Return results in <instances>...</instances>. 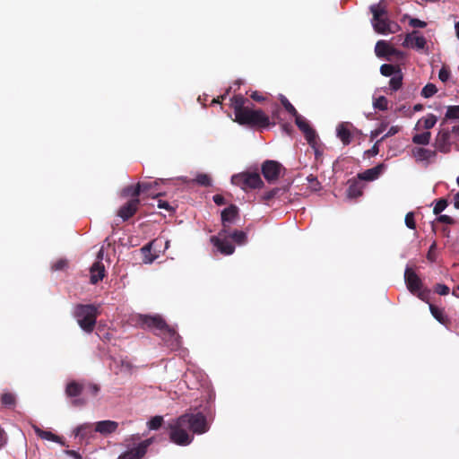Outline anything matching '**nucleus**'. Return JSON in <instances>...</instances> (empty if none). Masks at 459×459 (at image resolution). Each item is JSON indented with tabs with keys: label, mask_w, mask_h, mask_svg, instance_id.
<instances>
[{
	"label": "nucleus",
	"mask_w": 459,
	"mask_h": 459,
	"mask_svg": "<svg viewBox=\"0 0 459 459\" xmlns=\"http://www.w3.org/2000/svg\"><path fill=\"white\" fill-rule=\"evenodd\" d=\"M459 125L455 126L452 129L442 127L439 129L435 137L434 146L442 153H449L452 146L455 145L459 149Z\"/></svg>",
	"instance_id": "nucleus-5"
},
{
	"label": "nucleus",
	"mask_w": 459,
	"mask_h": 459,
	"mask_svg": "<svg viewBox=\"0 0 459 459\" xmlns=\"http://www.w3.org/2000/svg\"><path fill=\"white\" fill-rule=\"evenodd\" d=\"M1 401L5 406L13 405L15 403V396L11 393H4L2 395Z\"/></svg>",
	"instance_id": "nucleus-45"
},
{
	"label": "nucleus",
	"mask_w": 459,
	"mask_h": 459,
	"mask_svg": "<svg viewBox=\"0 0 459 459\" xmlns=\"http://www.w3.org/2000/svg\"><path fill=\"white\" fill-rule=\"evenodd\" d=\"M125 191L127 193V195H131L133 198H138V196L140 195H136L134 193V186H128Z\"/></svg>",
	"instance_id": "nucleus-56"
},
{
	"label": "nucleus",
	"mask_w": 459,
	"mask_h": 459,
	"mask_svg": "<svg viewBox=\"0 0 459 459\" xmlns=\"http://www.w3.org/2000/svg\"><path fill=\"white\" fill-rule=\"evenodd\" d=\"M398 70H401L399 66L391 64H384L380 66L381 74L386 77L394 75Z\"/></svg>",
	"instance_id": "nucleus-33"
},
{
	"label": "nucleus",
	"mask_w": 459,
	"mask_h": 459,
	"mask_svg": "<svg viewBox=\"0 0 459 459\" xmlns=\"http://www.w3.org/2000/svg\"><path fill=\"white\" fill-rule=\"evenodd\" d=\"M384 167V164H378L376 167L366 169L365 171L358 174V178L359 180L373 181L380 176Z\"/></svg>",
	"instance_id": "nucleus-21"
},
{
	"label": "nucleus",
	"mask_w": 459,
	"mask_h": 459,
	"mask_svg": "<svg viewBox=\"0 0 459 459\" xmlns=\"http://www.w3.org/2000/svg\"><path fill=\"white\" fill-rule=\"evenodd\" d=\"M162 416H154L147 422V426L150 430H156L162 425Z\"/></svg>",
	"instance_id": "nucleus-40"
},
{
	"label": "nucleus",
	"mask_w": 459,
	"mask_h": 459,
	"mask_svg": "<svg viewBox=\"0 0 459 459\" xmlns=\"http://www.w3.org/2000/svg\"><path fill=\"white\" fill-rule=\"evenodd\" d=\"M406 287H420V279L411 267H406L404 272Z\"/></svg>",
	"instance_id": "nucleus-27"
},
{
	"label": "nucleus",
	"mask_w": 459,
	"mask_h": 459,
	"mask_svg": "<svg viewBox=\"0 0 459 459\" xmlns=\"http://www.w3.org/2000/svg\"><path fill=\"white\" fill-rule=\"evenodd\" d=\"M437 150L429 149L423 146H415L411 149V157L417 163L422 164L424 167H428L429 164L434 163L437 157Z\"/></svg>",
	"instance_id": "nucleus-8"
},
{
	"label": "nucleus",
	"mask_w": 459,
	"mask_h": 459,
	"mask_svg": "<svg viewBox=\"0 0 459 459\" xmlns=\"http://www.w3.org/2000/svg\"><path fill=\"white\" fill-rule=\"evenodd\" d=\"M91 433L92 425L91 423H83L74 430V437L80 438L81 440L89 438L91 437Z\"/></svg>",
	"instance_id": "nucleus-28"
},
{
	"label": "nucleus",
	"mask_w": 459,
	"mask_h": 459,
	"mask_svg": "<svg viewBox=\"0 0 459 459\" xmlns=\"http://www.w3.org/2000/svg\"><path fill=\"white\" fill-rule=\"evenodd\" d=\"M448 119H459V106H448L445 117L440 124L443 126Z\"/></svg>",
	"instance_id": "nucleus-32"
},
{
	"label": "nucleus",
	"mask_w": 459,
	"mask_h": 459,
	"mask_svg": "<svg viewBox=\"0 0 459 459\" xmlns=\"http://www.w3.org/2000/svg\"><path fill=\"white\" fill-rule=\"evenodd\" d=\"M431 139V133L425 131L421 134H416L412 136L411 141L417 145H428Z\"/></svg>",
	"instance_id": "nucleus-31"
},
{
	"label": "nucleus",
	"mask_w": 459,
	"mask_h": 459,
	"mask_svg": "<svg viewBox=\"0 0 459 459\" xmlns=\"http://www.w3.org/2000/svg\"><path fill=\"white\" fill-rule=\"evenodd\" d=\"M158 207L160 209H165L169 212H174V208L169 204L167 201L159 200L158 201Z\"/></svg>",
	"instance_id": "nucleus-51"
},
{
	"label": "nucleus",
	"mask_w": 459,
	"mask_h": 459,
	"mask_svg": "<svg viewBox=\"0 0 459 459\" xmlns=\"http://www.w3.org/2000/svg\"><path fill=\"white\" fill-rule=\"evenodd\" d=\"M417 30L406 34L403 46L404 48H412L418 50L424 49L427 46V40L423 36H419Z\"/></svg>",
	"instance_id": "nucleus-15"
},
{
	"label": "nucleus",
	"mask_w": 459,
	"mask_h": 459,
	"mask_svg": "<svg viewBox=\"0 0 459 459\" xmlns=\"http://www.w3.org/2000/svg\"><path fill=\"white\" fill-rule=\"evenodd\" d=\"M405 224L406 226L411 229V230H414L416 228V222H415V220H414V213L413 212H408L406 215H405Z\"/></svg>",
	"instance_id": "nucleus-47"
},
{
	"label": "nucleus",
	"mask_w": 459,
	"mask_h": 459,
	"mask_svg": "<svg viewBox=\"0 0 459 459\" xmlns=\"http://www.w3.org/2000/svg\"><path fill=\"white\" fill-rule=\"evenodd\" d=\"M364 186L360 181L350 180L347 188V197L355 199L362 195Z\"/></svg>",
	"instance_id": "nucleus-23"
},
{
	"label": "nucleus",
	"mask_w": 459,
	"mask_h": 459,
	"mask_svg": "<svg viewBox=\"0 0 459 459\" xmlns=\"http://www.w3.org/2000/svg\"><path fill=\"white\" fill-rule=\"evenodd\" d=\"M231 183L244 191L261 188L264 182L257 172H242L231 177Z\"/></svg>",
	"instance_id": "nucleus-7"
},
{
	"label": "nucleus",
	"mask_w": 459,
	"mask_h": 459,
	"mask_svg": "<svg viewBox=\"0 0 459 459\" xmlns=\"http://www.w3.org/2000/svg\"><path fill=\"white\" fill-rule=\"evenodd\" d=\"M403 85V74L402 70H398L397 73L393 75L389 81V90L391 93L397 91Z\"/></svg>",
	"instance_id": "nucleus-30"
},
{
	"label": "nucleus",
	"mask_w": 459,
	"mask_h": 459,
	"mask_svg": "<svg viewBox=\"0 0 459 459\" xmlns=\"http://www.w3.org/2000/svg\"><path fill=\"white\" fill-rule=\"evenodd\" d=\"M33 429H34L35 433L40 438H42L44 440H48V441L56 442V443H58V444H60L62 446H65V444L63 441V439L60 437H58V436L55 435L54 433H52L51 431L42 430L39 427H36V426H34Z\"/></svg>",
	"instance_id": "nucleus-26"
},
{
	"label": "nucleus",
	"mask_w": 459,
	"mask_h": 459,
	"mask_svg": "<svg viewBox=\"0 0 459 459\" xmlns=\"http://www.w3.org/2000/svg\"><path fill=\"white\" fill-rule=\"evenodd\" d=\"M307 182L309 183V187L313 190V191H318L320 190L321 188V184L320 182L317 180V178L313 175V174H310L307 177Z\"/></svg>",
	"instance_id": "nucleus-43"
},
{
	"label": "nucleus",
	"mask_w": 459,
	"mask_h": 459,
	"mask_svg": "<svg viewBox=\"0 0 459 459\" xmlns=\"http://www.w3.org/2000/svg\"><path fill=\"white\" fill-rule=\"evenodd\" d=\"M410 290V292L413 295V296H417L418 298H420V299L426 301L427 303H429V310L432 314V316L438 321L440 322L441 324H445V317H444V315H443V311L441 309H439L438 307L433 306L428 297H429V289H408Z\"/></svg>",
	"instance_id": "nucleus-12"
},
{
	"label": "nucleus",
	"mask_w": 459,
	"mask_h": 459,
	"mask_svg": "<svg viewBox=\"0 0 459 459\" xmlns=\"http://www.w3.org/2000/svg\"><path fill=\"white\" fill-rule=\"evenodd\" d=\"M437 117L434 114H428L426 117H421L415 126V130L420 128L429 131L437 124Z\"/></svg>",
	"instance_id": "nucleus-24"
},
{
	"label": "nucleus",
	"mask_w": 459,
	"mask_h": 459,
	"mask_svg": "<svg viewBox=\"0 0 459 459\" xmlns=\"http://www.w3.org/2000/svg\"><path fill=\"white\" fill-rule=\"evenodd\" d=\"M169 332L173 334H165L161 333L159 334L164 341L165 344L171 350H177L180 347V336L177 333V332L169 327Z\"/></svg>",
	"instance_id": "nucleus-22"
},
{
	"label": "nucleus",
	"mask_w": 459,
	"mask_h": 459,
	"mask_svg": "<svg viewBox=\"0 0 459 459\" xmlns=\"http://www.w3.org/2000/svg\"><path fill=\"white\" fill-rule=\"evenodd\" d=\"M140 200L139 198H132L123 206H121L117 212V216L123 219V221H127L131 217H133L139 207Z\"/></svg>",
	"instance_id": "nucleus-18"
},
{
	"label": "nucleus",
	"mask_w": 459,
	"mask_h": 459,
	"mask_svg": "<svg viewBox=\"0 0 459 459\" xmlns=\"http://www.w3.org/2000/svg\"><path fill=\"white\" fill-rule=\"evenodd\" d=\"M284 167L278 161L266 160L262 163L261 172L268 183H273L278 180Z\"/></svg>",
	"instance_id": "nucleus-9"
},
{
	"label": "nucleus",
	"mask_w": 459,
	"mask_h": 459,
	"mask_svg": "<svg viewBox=\"0 0 459 459\" xmlns=\"http://www.w3.org/2000/svg\"><path fill=\"white\" fill-rule=\"evenodd\" d=\"M212 200L217 205H223L226 203L225 198L221 195H213Z\"/></svg>",
	"instance_id": "nucleus-55"
},
{
	"label": "nucleus",
	"mask_w": 459,
	"mask_h": 459,
	"mask_svg": "<svg viewBox=\"0 0 459 459\" xmlns=\"http://www.w3.org/2000/svg\"><path fill=\"white\" fill-rule=\"evenodd\" d=\"M437 221L439 222H442V223H446V224H454V222H455L453 218H451L448 215H439L437 218Z\"/></svg>",
	"instance_id": "nucleus-52"
},
{
	"label": "nucleus",
	"mask_w": 459,
	"mask_h": 459,
	"mask_svg": "<svg viewBox=\"0 0 459 459\" xmlns=\"http://www.w3.org/2000/svg\"><path fill=\"white\" fill-rule=\"evenodd\" d=\"M388 137H389V136H385V135H383L379 140H377V143H382L383 141H385V140L386 138H388Z\"/></svg>",
	"instance_id": "nucleus-63"
},
{
	"label": "nucleus",
	"mask_w": 459,
	"mask_h": 459,
	"mask_svg": "<svg viewBox=\"0 0 459 459\" xmlns=\"http://www.w3.org/2000/svg\"><path fill=\"white\" fill-rule=\"evenodd\" d=\"M387 123L386 122H382L377 128H376L375 130H373L370 134V139L371 140H374L376 139L378 135H380L387 127Z\"/></svg>",
	"instance_id": "nucleus-46"
},
{
	"label": "nucleus",
	"mask_w": 459,
	"mask_h": 459,
	"mask_svg": "<svg viewBox=\"0 0 459 459\" xmlns=\"http://www.w3.org/2000/svg\"><path fill=\"white\" fill-rule=\"evenodd\" d=\"M409 25L412 28H421L422 29L427 26V22L424 21H421L418 18H410Z\"/></svg>",
	"instance_id": "nucleus-48"
},
{
	"label": "nucleus",
	"mask_w": 459,
	"mask_h": 459,
	"mask_svg": "<svg viewBox=\"0 0 459 459\" xmlns=\"http://www.w3.org/2000/svg\"><path fill=\"white\" fill-rule=\"evenodd\" d=\"M401 130V126H393L389 128V130L387 131V133L385 134V136H393L394 134H396L397 133H399Z\"/></svg>",
	"instance_id": "nucleus-54"
},
{
	"label": "nucleus",
	"mask_w": 459,
	"mask_h": 459,
	"mask_svg": "<svg viewBox=\"0 0 459 459\" xmlns=\"http://www.w3.org/2000/svg\"><path fill=\"white\" fill-rule=\"evenodd\" d=\"M152 443V439L149 438L142 443L138 444L135 447H133L121 455L118 459H141L146 453L147 447Z\"/></svg>",
	"instance_id": "nucleus-14"
},
{
	"label": "nucleus",
	"mask_w": 459,
	"mask_h": 459,
	"mask_svg": "<svg viewBox=\"0 0 459 459\" xmlns=\"http://www.w3.org/2000/svg\"><path fill=\"white\" fill-rule=\"evenodd\" d=\"M373 106L379 110H386L388 108V100L385 96H380L375 100Z\"/></svg>",
	"instance_id": "nucleus-41"
},
{
	"label": "nucleus",
	"mask_w": 459,
	"mask_h": 459,
	"mask_svg": "<svg viewBox=\"0 0 459 459\" xmlns=\"http://www.w3.org/2000/svg\"><path fill=\"white\" fill-rule=\"evenodd\" d=\"M455 207L456 209H459V200H455Z\"/></svg>",
	"instance_id": "nucleus-64"
},
{
	"label": "nucleus",
	"mask_w": 459,
	"mask_h": 459,
	"mask_svg": "<svg viewBox=\"0 0 459 459\" xmlns=\"http://www.w3.org/2000/svg\"><path fill=\"white\" fill-rule=\"evenodd\" d=\"M153 185H157V182L138 183L134 186V193L140 195L142 192H148Z\"/></svg>",
	"instance_id": "nucleus-37"
},
{
	"label": "nucleus",
	"mask_w": 459,
	"mask_h": 459,
	"mask_svg": "<svg viewBox=\"0 0 459 459\" xmlns=\"http://www.w3.org/2000/svg\"><path fill=\"white\" fill-rule=\"evenodd\" d=\"M169 437L173 443L187 446L193 441L190 431L195 434H204L208 431L209 424L201 412L186 413L169 423Z\"/></svg>",
	"instance_id": "nucleus-1"
},
{
	"label": "nucleus",
	"mask_w": 459,
	"mask_h": 459,
	"mask_svg": "<svg viewBox=\"0 0 459 459\" xmlns=\"http://www.w3.org/2000/svg\"><path fill=\"white\" fill-rule=\"evenodd\" d=\"M228 238L233 240L238 245H243L247 240V236L246 232L242 230L230 231V229H228Z\"/></svg>",
	"instance_id": "nucleus-29"
},
{
	"label": "nucleus",
	"mask_w": 459,
	"mask_h": 459,
	"mask_svg": "<svg viewBox=\"0 0 459 459\" xmlns=\"http://www.w3.org/2000/svg\"><path fill=\"white\" fill-rule=\"evenodd\" d=\"M250 98L256 102H263L265 100V97L257 91H252Z\"/></svg>",
	"instance_id": "nucleus-50"
},
{
	"label": "nucleus",
	"mask_w": 459,
	"mask_h": 459,
	"mask_svg": "<svg viewBox=\"0 0 459 459\" xmlns=\"http://www.w3.org/2000/svg\"><path fill=\"white\" fill-rule=\"evenodd\" d=\"M455 29L456 37H457V39H459V22H457L455 24Z\"/></svg>",
	"instance_id": "nucleus-61"
},
{
	"label": "nucleus",
	"mask_w": 459,
	"mask_h": 459,
	"mask_svg": "<svg viewBox=\"0 0 459 459\" xmlns=\"http://www.w3.org/2000/svg\"><path fill=\"white\" fill-rule=\"evenodd\" d=\"M118 423L114 420H101L95 424V431L101 435H108L117 430Z\"/></svg>",
	"instance_id": "nucleus-20"
},
{
	"label": "nucleus",
	"mask_w": 459,
	"mask_h": 459,
	"mask_svg": "<svg viewBox=\"0 0 459 459\" xmlns=\"http://www.w3.org/2000/svg\"><path fill=\"white\" fill-rule=\"evenodd\" d=\"M439 295L445 296L449 293V289H437Z\"/></svg>",
	"instance_id": "nucleus-59"
},
{
	"label": "nucleus",
	"mask_w": 459,
	"mask_h": 459,
	"mask_svg": "<svg viewBox=\"0 0 459 459\" xmlns=\"http://www.w3.org/2000/svg\"><path fill=\"white\" fill-rule=\"evenodd\" d=\"M369 9L373 15L372 26L377 33H394L399 29L397 23L389 20L386 8L381 3L370 5Z\"/></svg>",
	"instance_id": "nucleus-4"
},
{
	"label": "nucleus",
	"mask_w": 459,
	"mask_h": 459,
	"mask_svg": "<svg viewBox=\"0 0 459 459\" xmlns=\"http://www.w3.org/2000/svg\"><path fill=\"white\" fill-rule=\"evenodd\" d=\"M280 100H281V105L284 107V108L286 109V111L288 113H290V115H292L293 117L296 116L298 114V111L297 109L294 108V106L288 100V99L283 96V95H281V98H280Z\"/></svg>",
	"instance_id": "nucleus-39"
},
{
	"label": "nucleus",
	"mask_w": 459,
	"mask_h": 459,
	"mask_svg": "<svg viewBox=\"0 0 459 459\" xmlns=\"http://www.w3.org/2000/svg\"><path fill=\"white\" fill-rule=\"evenodd\" d=\"M121 368H122L121 370H123V369L129 370V368H130L129 362L122 360L121 361Z\"/></svg>",
	"instance_id": "nucleus-58"
},
{
	"label": "nucleus",
	"mask_w": 459,
	"mask_h": 459,
	"mask_svg": "<svg viewBox=\"0 0 459 459\" xmlns=\"http://www.w3.org/2000/svg\"><path fill=\"white\" fill-rule=\"evenodd\" d=\"M378 144L377 142L375 143V144L372 146L371 149L366 151V154L368 155V156H376L378 154L379 152V148H378Z\"/></svg>",
	"instance_id": "nucleus-53"
},
{
	"label": "nucleus",
	"mask_w": 459,
	"mask_h": 459,
	"mask_svg": "<svg viewBox=\"0 0 459 459\" xmlns=\"http://www.w3.org/2000/svg\"><path fill=\"white\" fill-rule=\"evenodd\" d=\"M82 385L76 382H71L66 386V394L69 396H76L82 392Z\"/></svg>",
	"instance_id": "nucleus-36"
},
{
	"label": "nucleus",
	"mask_w": 459,
	"mask_h": 459,
	"mask_svg": "<svg viewBox=\"0 0 459 459\" xmlns=\"http://www.w3.org/2000/svg\"><path fill=\"white\" fill-rule=\"evenodd\" d=\"M69 267V261L66 258H59L51 264L52 271H65Z\"/></svg>",
	"instance_id": "nucleus-35"
},
{
	"label": "nucleus",
	"mask_w": 459,
	"mask_h": 459,
	"mask_svg": "<svg viewBox=\"0 0 459 459\" xmlns=\"http://www.w3.org/2000/svg\"><path fill=\"white\" fill-rule=\"evenodd\" d=\"M221 230L230 229V225L238 218V208L235 204H230L221 212Z\"/></svg>",
	"instance_id": "nucleus-17"
},
{
	"label": "nucleus",
	"mask_w": 459,
	"mask_h": 459,
	"mask_svg": "<svg viewBox=\"0 0 459 459\" xmlns=\"http://www.w3.org/2000/svg\"><path fill=\"white\" fill-rule=\"evenodd\" d=\"M234 109L235 121L241 126L249 127L266 128L270 126V119L261 109L254 110L246 106L248 100L241 94L234 95L230 99Z\"/></svg>",
	"instance_id": "nucleus-2"
},
{
	"label": "nucleus",
	"mask_w": 459,
	"mask_h": 459,
	"mask_svg": "<svg viewBox=\"0 0 459 459\" xmlns=\"http://www.w3.org/2000/svg\"><path fill=\"white\" fill-rule=\"evenodd\" d=\"M351 129L359 133V130L354 128L353 125L350 122H342L336 127L337 137L344 145H349L352 141Z\"/></svg>",
	"instance_id": "nucleus-16"
},
{
	"label": "nucleus",
	"mask_w": 459,
	"mask_h": 459,
	"mask_svg": "<svg viewBox=\"0 0 459 459\" xmlns=\"http://www.w3.org/2000/svg\"><path fill=\"white\" fill-rule=\"evenodd\" d=\"M446 206H447V201L446 199L441 198V199L437 200V202L436 203L434 209H433V212L436 215H438L446 208Z\"/></svg>",
	"instance_id": "nucleus-44"
},
{
	"label": "nucleus",
	"mask_w": 459,
	"mask_h": 459,
	"mask_svg": "<svg viewBox=\"0 0 459 459\" xmlns=\"http://www.w3.org/2000/svg\"><path fill=\"white\" fill-rule=\"evenodd\" d=\"M152 247V242H150L141 248V251H142L143 255H144L143 261L146 264L152 263L156 258L155 255H151Z\"/></svg>",
	"instance_id": "nucleus-34"
},
{
	"label": "nucleus",
	"mask_w": 459,
	"mask_h": 459,
	"mask_svg": "<svg viewBox=\"0 0 459 459\" xmlns=\"http://www.w3.org/2000/svg\"><path fill=\"white\" fill-rule=\"evenodd\" d=\"M104 250L103 247L100 249L97 255V261L90 268V283L97 284L101 281L106 273L105 266L102 263Z\"/></svg>",
	"instance_id": "nucleus-11"
},
{
	"label": "nucleus",
	"mask_w": 459,
	"mask_h": 459,
	"mask_svg": "<svg viewBox=\"0 0 459 459\" xmlns=\"http://www.w3.org/2000/svg\"><path fill=\"white\" fill-rule=\"evenodd\" d=\"M290 189V185H285L280 187H274L269 191L264 192L261 195L262 201L269 204V203L276 198H280L283 194L287 193Z\"/></svg>",
	"instance_id": "nucleus-19"
},
{
	"label": "nucleus",
	"mask_w": 459,
	"mask_h": 459,
	"mask_svg": "<svg viewBox=\"0 0 459 459\" xmlns=\"http://www.w3.org/2000/svg\"><path fill=\"white\" fill-rule=\"evenodd\" d=\"M375 53L378 57H384L389 55H394L396 50L391 47L387 42L379 40L375 47Z\"/></svg>",
	"instance_id": "nucleus-25"
},
{
	"label": "nucleus",
	"mask_w": 459,
	"mask_h": 459,
	"mask_svg": "<svg viewBox=\"0 0 459 459\" xmlns=\"http://www.w3.org/2000/svg\"><path fill=\"white\" fill-rule=\"evenodd\" d=\"M131 324L134 326L153 331L156 334H172L169 326L160 315L135 314L130 318Z\"/></svg>",
	"instance_id": "nucleus-3"
},
{
	"label": "nucleus",
	"mask_w": 459,
	"mask_h": 459,
	"mask_svg": "<svg viewBox=\"0 0 459 459\" xmlns=\"http://www.w3.org/2000/svg\"><path fill=\"white\" fill-rule=\"evenodd\" d=\"M195 181L203 186H210L212 185V179L207 174H198Z\"/></svg>",
	"instance_id": "nucleus-42"
},
{
	"label": "nucleus",
	"mask_w": 459,
	"mask_h": 459,
	"mask_svg": "<svg viewBox=\"0 0 459 459\" xmlns=\"http://www.w3.org/2000/svg\"><path fill=\"white\" fill-rule=\"evenodd\" d=\"M229 239L228 230H221L217 236H212L210 238L218 251L224 255H232L235 251L234 245Z\"/></svg>",
	"instance_id": "nucleus-10"
},
{
	"label": "nucleus",
	"mask_w": 459,
	"mask_h": 459,
	"mask_svg": "<svg viewBox=\"0 0 459 459\" xmlns=\"http://www.w3.org/2000/svg\"><path fill=\"white\" fill-rule=\"evenodd\" d=\"M437 91V88L433 83L426 84L421 90V96L428 99L432 97Z\"/></svg>",
	"instance_id": "nucleus-38"
},
{
	"label": "nucleus",
	"mask_w": 459,
	"mask_h": 459,
	"mask_svg": "<svg viewBox=\"0 0 459 459\" xmlns=\"http://www.w3.org/2000/svg\"><path fill=\"white\" fill-rule=\"evenodd\" d=\"M450 77V71L443 66L438 73V78L441 82H446Z\"/></svg>",
	"instance_id": "nucleus-49"
},
{
	"label": "nucleus",
	"mask_w": 459,
	"mask_h": 459,
	"mask_svg": "<svg viewBox=\"0 0 459 459\" xmlns=\"http://www.w3.org/2000/svg\"><path fill=\"white\" fill-rule=\"evenodd\" d=\"M295 123L299 129L304 134V136L307 143L314 146L316 141V131L309 126L308 122L299 113L294 116Z\"/></svg>",
	"instance_id": "nucleus-13"
},
{
	"label": "nucleus",
	"mask_w": 459,
	"mask_h": 459,
	"mask_svg": "<svg viewBox=\"0 0 459 459\" xmlns=\"http://www.w3.org/2000/svg\"><path fill=\"white\" fill-rule=\"evenodd\" d=\"M423 105L422 104H416L413 106V111L415 112H419V111H421L423 109Z\"/></svg>",
	"instance_id": "nucleus-60"
},
{
	"label": "nucleus",
	"mask_w": 459,
	"mask_h": 459,
	"mask_svg": "<svg viewBox=\"0 0 459 459\" xmlns=\"http://www.w3.org/2000/svg\"><path fill=\"white\" fill-rule=\"evenodd\" d=\"M99 314V306L79 304L74 308V317L80 327L86 333H91Z\"/></svg>",
	"instance_id": "nucleus-6"
},
{
	"label": "nucleus",
	"mask_w": 459,
	"mask_h": 459,
	"mask_svg": "<svg viewBox=\"0 0 459 459\" xmlns=\"http://www.w3.org/2000/svg\"><path fill=\"white\" fill-rule=\"evenodd\" d=\"M66 454L69 455H72V456H76V457L78 456V454L74 450H68V451H66Z\"/></svg>",
	"instance_id": "nucleus-62"
},
{
	"label": "nucleus",
	"mask_w": 459,
	"mask_h": 459,
	"mask_svg": "<svg viewBox=\"0 0 459 459\" xmlns=\"http://www.w3.org/2000/svg\"><path fill=\"white\" fill-rule=\"evenodd\" d=\"M89 388H90V390H91V393L93 395H94V394H96L99 392V387H98V385H91L89 386Z\"/></svg>",
	"instance_id": "nucleus-57"
}]
</instances>
